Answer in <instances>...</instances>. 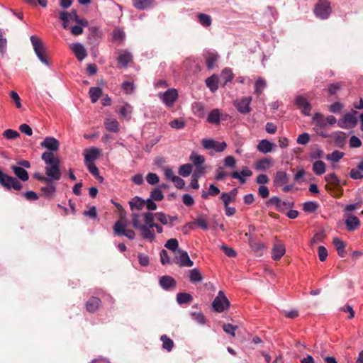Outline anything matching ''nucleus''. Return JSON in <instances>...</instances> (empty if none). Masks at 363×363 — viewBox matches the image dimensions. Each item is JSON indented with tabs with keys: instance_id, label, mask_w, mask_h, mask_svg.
I'll use <instances>...</instances> for the list:
<instances>
[{
	"instance_id": "20",
	"label": "nucleus",
	"mask_w": 363,
	"mask_h": 363,
	"mask_svg": "<svg viewBox=\"0 0 363 363\" xmlns=\"http://www.w3.org/2000/svg\"><path fill=\"white\" fill-rule=\"evenodd\" d=\"M48 184L44 186H42L40 191L42 195L47 199H52L55 196L56 191V186L52 182H48Z\"/></svg>"
},
{
	"instance_id": "33",
	"label": "nucleus",
	"mask_w": 363,
	"mask_h": 363,
	"mask_svg": "<svg viewBox=\"0 0 363 363\" xmlns=\"http://www.w3.org/2000/svg\"><path fill=\"white\" fill-rule=\"evenodd\" d=\"M92 103H96L102 95V89L98 86H92L89 91Z\"/></svg>"
},
{
	"instance_id": "31",
	"label": "nucleus",
	"mask_w": 363,
	"mask_h": 363,
	"mask_svg": "<svg viewBox=\"0 0 363 363\" xmlns=\"http://www.w3.org/2000/svg\"><path fill=\"white\" fill-rule=\"evenodd\" d=\"M220 115L221 113L219 109H213L209 113L207 117V121L210 123L218 125L220 122Z\"/></svg>"
},
{
	"instance_id": "63",
	"label": "nucleus",
	"mask_w": 363,
	"mask_h": 363,
	"mask_svg": "<svg viewBox=\"0 0 363 363\" xmlns=\"http://www.w3.org/2000/svg\"><path fill=\"white\" fill-rule=\"evenodd\" d=\"M349 144L350 147H359L362 145V142L358 137L352 135L350 138Z\"/></svg>"
},
{
	"instance_id": "12",
	"label": "nucleus",
	"mask_w": 363,
	"mask_h": 363,
	"mask_svg": "<svg viewBox=\"0 0 363 363\" xmlns=\"http://www.w3.org/2000/svg\"><path fill=\"white\" fill-rule=\"evenodd\" d=\"M203 57L208 69H213L219 59V55L215 50H207L204 52Z\"/></svg>"
},
{
	"instance_id": "58",
	"label": "nucleus",
	"mask_w": 363,
	"mask_h": 363,
	"mask_svg": "<svg viewBox=\"0 0 363 363\" xmlns=\"http://www.w3.org/2000/svg\"><path fill=\"white\" fill-rule=\"evenodd\" d=\"M147 182L151 185H155L159 182V177L155 173H148L146 176Z\"/></svg>"
},
{
	"instance_id": "3",
	"label": "nucleus",
	"mask_w": 363,
	"mask_h": 363,
	"mask_svg": "<svg viewBox=\"0 0 363 363\" xmlns=\"http://www.w3.org/2000/svg\"><path fill=\"white\" fill-rule=\"evenodd\" d=\"M34 52L38 60L45 65L50 66V62L46 57L45 48L42 41L35 35H31L30 38Z\"/></svg>"
},
{
	"instance_id": "8",
	"label": "nucleus",
	"mask_w": 363,
	"mask_h": 363,
	"mask_svg": "<svg viewBox=\"0 0 363 363\" xmlns=\"http://www.w3.org/2000/svg\"><path fill=\"white\" fill-rule=\"evenodd\" d=\"M251 96H243L234 101L233 104L240 113L247 114L251 111Z\"/></svg>"
},
{
	"instance_id": "44",
	"label": "nucleus",
	"mask_w": 363,
	"mask_h": 363,
	"mask_svg": "<svg viewBox=\"0 0 363 363\" xmlns=\"http://www.w3.org/2000/svg\"><path fill=\"white\" fill-rule=\"evenodd\" d=\"M343 156L344 152L339 150H334L331 154L326 155V159L333 162H337L343 157Z\"/></svg>"
},
{
	"instance_id": "40",
	"label": "nucleus",
	"mask_w": 363,
	"mask_h": 363,
	"mask_svg": "<svg viewBox=\"0 0 363 363\" xmlns=\"http://www.w3.org/2000/svg\"><path fill=\"white\" fill-rule=\"evenodd\" d=\"M313 121L320 128H325L327 126V122L324 116L320 113H315L313 116Z\"/></svg>"
},
{
	"instance_id": "15",
	"label": "nucleus",
	"mask_w": 363,
	"mask_h": 363,
	"mask_svg": "<svg viewBox=\"0 0 363 363\" xmlns=\"http://www.w3.org/2000/svg\"><path fill=\"white\" fill-rule=\"evenodd\" d=\"M101 154V151L99 148L91 147L86 148L84 150V163L94 162Z\"/></svg>"
},
{
	"instance_id": "38",
	"label": "nucleus",
	"mask_w": 363,
	"mask_h": 363,
	"mask_svg": "<svg viewBox=\"0 0 363 363\" xmlns=\"http://www.w3.org/2000/svg\"><path fill=\"white\" fill-rule=\"evenodd\" d=\"M193 301L192 296L189 293H179L177 295V301L179 304L191 303Z\"/></svg>"
},
{
	"instance_id": "45",
	"label": "nucleus",
	"mask_w": 363,
	"mask_h": 363,
	"mask_svg": "<svg viewBox=\"0 0 363 363\" xmlns=\"http://www.w3.org/2000/svg\"><path fill=\"white\" fill-rule=\"evenodd\" d=\"M318 208V204L315 201H307L303 205V210L306 213H313Z\"/></svg>"
},
{
	"instance_id": "37",
	"label": "nucleus",
	"mask_w": 363,
	"mask_h": 363,
	"mask_svg": "<svg viewBox=\"0 0 363 363\" xmlns=\"http://www.w3.org/2000/svg\"><path fill=\"white\" fill-rule=\"evenodd\" d=\"M152 0H133L135 8L139 10H144L151 6Z\"/></svg>"
},
{
	"instance_id": "49",
	"label": "nucleus",
	"mask_w": 363,
	"mask_h": 363,
	"mask_svg": "<svg viewBox=\"0 0 363 363\" xmlns=\"http://www.w3.org/2000/svg\"><path fill=\"white\" fill-rule=\"evenodd\" d=\"M150 198L155 201H162L164 199L163 193L160 187H156L151 191Z\"/></svg>"
},
{
	"instance_id": "34",
	"label": "nucleus",
	"mask_w": 363,
	"mask_h": 363,
	"mask_svg": "<svg viewBox=\"0 0 363 363\" xmlns=\"http://www.w3.org/2000/svg\"><path fill=\"white\" fill-rule=\"evenodd\" d=\"M325 164L322 160L315 161L313 164V172L316 175H322L325 172Z\"/></svg>"
},
{
	"instance_id": "48",
	"label": "nucleus",
	"mask_w": 363,
	"mask_h": 363,
	"mask_svg": "<svg viewBox=\"0 0 363 363\" xmlns=\"http://www.w3.org/2000/svg\"><path fill=\"white\" fill-rule=\"evenodd\" d=\"M191 172H192V166L190 164H182L180 166V167L179 169V174L184 177H186L189 175H190Z\"/></svg>"
},
{
	"instance_id": "42",
	"label": "nucleus",
	"mask_w": 363,
	"mask_h": 363,
	"mask_svg": "<svg viewBox=\"0 0 363 363\" xmlns=\"http://www.w3.org/2000/svg\"><path fill=\"white\" fill-rule=\"evenodd\" d=\"M266 86L267 83L265 80H264L262 78H258L255 84V93L257 96H259L262 94L263 89L266 88Z\"/></svg>"
},
{
	"instance_id": "17",
	"label": "nucleus",
	"mask_w": 363,
	"mask_h": 363,
	"mask_svg": "<svg viewBox=\"0 0 363 363\" xmlns=\"http://www.w3.org/2000/svg\"><path fill=\"white\" fill-rule=\"evenodd\" d=\"M289 177L286 172L284 171H277L273 181L274 186L276 187L281 186L289 182Z\"/></svg>"
},
{
	"instance_id": "30",
	"label": "nucleus",
	"mask_w": 363,
	"mask_h": 363,
	"mask_svg": "<svg viewBox=\"0 0 363 363\" xmlns=\"http://www.w3.org/2000/svg\"><path fill=\"white\" fill-rule=\"evenodd\" d=\"M189 160L196 167L203 166L205 162V157L201 155H199L196 152H192L191 153Z\"/></svg>"
},
{
	"instance_id": "2",
	"label": "nucleus",
	"mask_w": 363,
	"mask_h": 363,
	"mask_svg": "<svg viewBox=\"0 0 363 363\" xmlns=\"http://www.w3.org/2000/svg\"><path fill=\"white\" fill-rule=\"evenodd\" d=\"M41 159L45 162V175L48 182L58 181L61 179L62 173L60 171L59 158L55 156L54 153L45 152L41 155Z\"/></svg>"
},
{
	"instance_id": "39",
	"label": "nucleus",
	"mask_w": 363,
	"mask_h": 363,
	"mask_svg": "<svg viewBox=\"0 0 363 363\" xmlns=\"http://www.w3.org/2000/svg\"><path fill=\"white\" fill-rule=\"evenodd\" d=\"M160 340L162 342V348L167 352H170L174 347V342L172 339L166 335H162L160 337Z\"/></svg>"
},
{
	"instance_id": "22",
	"label": "nucleus",
	"mask_w": 363,
	"mask_h": 363,
	"mask_svg": "<svg viewBox=\"0 0 363 363\" xmlns=\"http://www.w3.org/2000/svg\"><path fill=\"white\" fill-rule=\"evenodd\" d=\"M129 205L132 211L135 210L140 211L145 206V200L136 196L129 201Z\"/></svg>"
},
{
	"instance_id": "10",
	"label": "nucleus",
	"mask_w": 363,
	"mask_h": 363,
	"mask_svg": "<svg viewBox=\"0 0 363 363\" xmlns=\"http://www.w3.org/2000/svg\"><path fill=\"white\" fill-rule=\"evenodd\" d=\"M179 255L175 257V263L180 267H190L194 264L193 261L191 260L188 253L181 249H178Z\"/></svg>"
},
{
	"instance_id": "46",
	"label": "nucleus",
	"mask_w": 363,
	"mask_h": 363,
	"mask_svg": "<svg viewBox=\"0 0 363 363\" xmlns=\"http://www.w3.org/2000/svg\"><path fill=\"white\" fill-rule=\"evenodd\" d=\"M198 18L200 23L205 27H208L211 25V17L208 14L199 13Z\"/></svg>"
},
{
	"instance_id": "59",
	"label": "nucleus",
	"mask_w": 363,
	"mask_h": 363,
	"mask_svg": "<svg viewBox=\"0 0 363 363\" xmlns=\"http://www.w3.org/2000/svg\"><path fill=\"white\" fill-rule=\"evenodd\" d=\"M191 315L194 317V320L201 325H204L206 323V319L203 313L191 312Z\"/></svg>"
},
{
	"instance_id": "55",
	"label": "nucleus",
	"mask_w": 363,
	"mask_h": 363,
	"mask_svg": "<svg viewBox=\"0 0 363 363\" xmlns=\"http://www.w3.org/2000/svg\"><path fill=\"white\" fill-rule=\"evenodd\" d=\"M2 135L7 140H13L20 136V134L16 130L12 129L6 130Z\"/></svg>"
},
{
	"instance_id": "11",
	"label": "nucleus",
	"mask_w": 363,
	"mask_h": 363,
	"mask_svg": "<svg viewBox=\"0 0 363 363\" xmlns=\"http://www.w3.org/2000/svg\"><path fill=\"white\" fill-rule=\"evenodd\" d=\"M295 104L299 108H301L303 115L310 116L312 106L304 96H297L295 99Z\"/></svg>"
},
{
	"instance_id": "56",
	"label": "nucleus",
	"mask_w": 363,
	"mask_h": 363,
	"mask_svg": "<svg viewBox=\"0 0 363 363\" xmlns=\"http://www.w3.org/2000/svg\"><path fill=\"white\" fill-rule=\"evenodd\" d=\"M324 152L320 148H315L310 152V158L311 160H318L323 157Z\"/></svg>"
},
{
	"instance_id": "53",
	"label": "nucleus",
	"mask_w": 363,
	"mask_h": 363,
	"mask_svg": "<svg viewBox=\"0 0 363 363\" xmlns=\"http://www.w3.org/2000/svg\"><path fill=\"white\" fill-rule=\"evenodd\" d=\"M238 328V326L233 325L230 323L224 324L223 325V329L227 334L230 335L231 337H235V331Z\"/></svg>"
},
{
	"instance_id": "16",
	"label": "nucleus",
	"mask_w": 363,
	"mask_h": 363,
	"mask_svg": "<svg viewBox=\"0 0 363 363\" xmlns=\"http://www.w3.org/2000/svg\"><path fill=\"white\" fill-rule=\"evenodd\" d=\"M160 285L165 291H169L176 286L177 282L173 277L165 275L160 277Z\"/></svg>"
},
{
	"instance_id": "18",
	"label": "nucleus",
	"mask_w": 363,
	"mask_h": 363,
	"mask_svg": "<svg viewBox=\"0 0 363 363\" xmlns=\"http://www.w3.org/2000/svg\"><path fill=\"white\" fill-rule=\"evenodd\" d=\"M186 277L189 281L194 284L201 283L203 281V275L197 268L189 270L186 274Z\"/></svg>"
},
{
	"instance_id": "54",
	"label": "nucleus",
	"mask_w": 363,
	"mask_h": 363,
	"mask_svg": "<svg viewBox=\"0 0 363 363\" xmlns=\"http://www.w3.org/2000/svg\"><path fill=\"white\" fill-rule=\"evenodd\" d=\"M169 125L172 128L180 130L185 127L186 123L183 120L177 118L170 121Z\"/></svg>"
},
{
	"instance_id": "4",
	"label": "nucleus",
	"mask_w": 363,
	"mask_h": 363,
	"mask_svg": "<svg viewBox=\"0 0 363 363\" xmlns=\"http://www.w3.org/2000/svg\"><path fill=\"white\" fill-rule=\"evenodd\" d=\"M332 12L330 3L328 0H319L314 8V13L316 17L321 20L329 18Z\"/></svg>"
},
{
	"instance_id": "9",
	"label": "nucleus",
	"mask_w": 363,
	"mask_h": 363,
	"mask_svg": "<svg viewBox=\"0 0 363 363\" xmlns=\"http://www.w3.org/2000/svg\"><path fill=\"white\" fill-rule=\"evenodd\" d=\"M113 230L118 236H125L129 240H133L135 238V233L133 230H125V225L123 224L120 220L115 223Z\"/></svg>"
},
{
	"instance_id": "61",
	"label": "nucleus",
	"mask_w": 363,
	"mask_h": 363,
	"mask_svg": "<svg viewBox=\"0 0 363 363\" xmlns=\"http://www.w3.org/2000/svg\"><path fill=\"white\" fill-rule=\"evenodd\" d=\"M318 257L319 259L321 262L325 261L327 259L328 257V250L324 246H319L318 248Z\"/></svg>"
},
{
	"instance_id": "57",
	"label": "nucleus",
	"mask_w": 363,
	"mask_h": 363,
	"mask_svg": "<svg viewBox=\"0 0 363 363\" xmlns=\"http://www.w3.org/2000/svg\"><path fill=\"white\" fill-rule=\"evenodd\" d=\"M310 140L309 134L303 133L299 135L296 139V143L300 145H306Z\"/></svg>"
},
{
	"instance_id": "14",
	"label": "nucleus",
	"mask_w": 363,
	"mask_h": 363,
	"mask_svg": "<svg viewBox=\"0 0 363 363\" xmlns=\"http://www.w3.org/2000/svg\"><path fill=\"white\" fill-rule=\"evenodd\" d=\"M70 49L79 61H82L87 57V52L84 45L80 43L71 44Z\"/></svg>"
},
{
	"instance_id": "62",
	"label": "nucleus",
	"mask_w": 363,
	"mask_h": 363,
	"mask_svg": "<svg viewBox=\"0 0 363 363\" xmlns=\"http://www.w3.org/2000/svg\"><path fill=\"white\" fill-rule=\"evenodd\" d=\"M325 238V234L323 231H320L319 233H315L311 240V243H318V242H322L323 240Z\"/></svg>"
},
{
	"instance_id": "52",
	"label": "nucleus",
	"mask_w": 363,
	"mask_h": 363,
	"mask_svg": "<svg viewBox=\"0 0 363 363\" xmlns=\"http://www.w3.org/2000/svg\"><path fill=\"white\" fill-rule=\"evenodd\" d=\"M178 246L179 242L175 238H171L168 240L164 245V247L166 248L169 249V250H172V252H174L177 250H178Z\"/></svg>"
},
{
	"instance_id": "28",
	"label": "nucleus",
	"mask_w": 363,
	"mask_h": 363,
	"mask_svg": "<svg viewBox=\"0 0 363 363\" xmlns=\"http://www.w3.org/2000/svg\"><path fill=\"white\" fill-rule=\"evenodd\" d=\"M105 128L111 132L117 133L119 130V123L114 118H107L104 121Z\"/></svg>"
},
{
	"instance_id": "7",
	"label": "nucleus",
	"mask_w": 363,
	"mask_h": 363,
	"mask_svg": "<svg viewBox=\"0 0 363 363\" xmlns=\"http://www.w3.org/2000/svg\"><path fill=\"white\" fill-rule=\"evenodd\" d=\"M158 97L168 107H172L178 98L177 89L172 88L163 93H159Z\"/></svg>"
},
{
	"instance_id": "35",
	"label": "nucleus",
	"mask_w": 363,
	"mask_h": 363,
	"mask_svg": "<svg viewBox=\"0 0 363 363\" xmlns=\"http://www.w3.org/2000/svg\"><path fill=\"white\" fill-rule=\"evenodd\" d=\"M132 112L133 107L130 105L125 104L120 108L118 113L125 119L130 120Z\"/></svg>"
},
{
	"instance_id": "41",
	"label": "nucleus",
	"mask_w": 363,
	"mask_h": 363,
	"mask_svg": "<svg viewBox=\"0 0 363 363\" xmlns=\"http://www.w3.org/2000/svg\"><path fill=\"white\" fill-rule=\"evenodd\" d=\"M6 32L4 28H0V53L4 55L6 52L7 40L4 37Z\"/></svg>"
},
{
	"instance_id": "21",
	"label": "nucleus",
	"mask_w": 363,
	"mask_h": 363,
	"mask_svg": "<svg viewBox=\"0 0 363 363\" xmlns=\"http://www.w3.org/2000/svg\"><path fill=\"white\" fill-rule=\"evenodd\" d=\"M286 249L283 244H275L272 250V258L279 260L285 254Z\"/></svg>"
},
{
	"instance_id": "60",
	"label": "nucleus",
	"mask_w": 363,
	"mask_h": 363,
	"mask_svg": "<svg viewBox=\"0 0 363 363\" xmlns=\"http://www.w3.org/2000/svg\"><path fill=\"white\" fill-rule=\"evenodd\" d=\"M236 160L233 156H228L224 159L225 167L235 168Z\"/></svg>"
},
{
	"instance_id": "5",
	"label": "nucleus",
	"mask_w": 363,
	"mask_h": 363,
	"mask_svg": "<svg viewBox=\"0 0 363 363\" xmlns=\"http://www.w3.org/2000/svg\"><path fill=\"white\" fill-rule=\"evenodd\" d=\"M212 307L218 313H222L230 307V301L223 291H220L213 301Z\"/></svg>"
},
{
	"instance_id": "43",
	"label": "nucleus",
	"mask_w": 363,
	"mask_h": 363,
	"mask_svg": "<svg viewBox=\"0 0 363 363\" xmlns=\"http://www.w3.org/2000/svg\"><path fill=\"white\" fill-rule=\"evenodd\" d=\"M281 204H283L282 201L278 196H272L266 201L267 206H274L279 211H281Z\"/></svg>"
},
{
	"instance_id": "24",
	"label": "nucleus",
	"mask_w": 363,
	"mask_h": 363,
	"mask_svg": "<svg viewBox=\"0 0 363 363\" xmlns=\"http://www.w3.org/2000/svg\"><path fill=\"white\" fill-rule=\"evenodd\" d=\"M132 59L133 56L130 52L127 50H123L118 57V62L121 67H126Z\"/></svg>"
},
{
	"instance_id": "32",
	"label": "nucleus",
	"mask_w": 363,
	"mask_h": 363,
	"mask_svg": "<svg viewBox=\"0 0 363 363\" xmlns=\"http://www.w3.org/2000/svg\"><path fill=\"white\" fill-rule=\"evenodd\" d=\"M249 245H250L252 250L255 252H259L264 250L266 248V246L264 243L260 242H257L256 240L252 237H249Z\"/></svg>"
},
{
	"instance_id": "1",
	"label": "nucleus",
	"mask_w": 363,
	"mask_h": 363,
	"mask_svg": "<svg viewBox=\"0 0 363 363\" xmlns=\"http://www.w3.org/2000/svg\"><path fill=\"white\" fill-rule=\"evenodd\" d=\"M132 226L140 232L141 237L150 242L155 240V235L152 228H155L158 233L163 232V228L154 222L155 215L151 212L142 214L133 213Z\"/></svg>"
},
{
	"instance_id": "64",
	"label": "nucleus",
	"mask_w": 363,
	"mask_h": 363,
	"mask_svg": "<svg viewBox=\"0 0 363 363\" xmlns=\"http://www.w3.org/2000/svg\"><path fill=\"white\" fill-rule=\"evenodd\" d=\"M258 194L262 199H266L269 195V191L267 186L260 185L258 188Z\"/></svg>"
},
{
	"instance_id": "25",
	"label": "nucleus",
	"mask_w": 363,
	"mask_h": 363,
	"mask_svg": "<svg viewBox=\"0 0 363 363\" xmlns=\"http://www.w3.org/2000/svg\"><path fill=\"white\" fill-rule=\"evenodd\" d=\"M273 165L272 160L271 158H264L258 160L255 163V169L259 171H265L271 168Z\"/></svg>"
},
{
	"instance_id": "13",
	"label": "nucleus",
	"mask_w": 363,
	"mask_h": 363,
	"mask_svg": "<svg viewBox=\"0 0 363 363\" xmlns=\"http://www.w3.org/2000/svg\"><path fill=\"white\" fill-rule=\"evenodd\" d=\"M40 146L48 149V152H56L60 147L59 141L54 137H46L44 140L40 143Z\"/></svg>"
},
{
	"instance_id": "6",
	"label": "nucleus",
	"mask_w": 363,
	"mask_h": 363,
	"mask_svg": "<svg viewBox=\"0 0 363 363\" xmlns=\"http://www.w3.org/2000/svg\"><path fill=\"white\" fill-rule=\"evenodd\" d=\"M357 111L352 110L345 113L338 121V126L341 128H350L354 127L357 123Z\"/></svg>"
},
{
	"instance_id": "27",
	"label": "nucleus",
	"mask_w": 363,
	"mask_h": 363,
	"mask_svg": "<svg viewBox=\"0 0 363 363\" xmlns=\"http://www.w3.org/2000/svg\"><path fill=\"white\" fill-rule=\"evenodd\" d=\"M359 224V220L355 216L350 215L345 220L346 227L350 231H353L357 229Z\"/></svg>"
},
{
	"instance_id": "47",
	"label": "nucleus",
	"mask_w": 363,
	"mask_h": 363,
	"mask_svg": "<svg viewBox=\"0 0 363 363\" xmlns=\"http://www.w3.org/2000/svg\"><path fill=\"white\" fill-rule=\"evenodd\" d=\"M194 224L199 226L201 228H202L203 230H208V224L206 222V216L204 215H200L197 217V218L194 222Z\"/></svg>"
},
{
	"instance_id": "19",
	"label": "nucleus",
	"mask_w": 363,
	"mask_h": 363,
	"mask_svg": "<svg viewBox=\"0 0 363 363\" xmlns=\"http://www.w3.org/2000/svg\"><path fill=\"white\" fill-rule=\"evenodd\" d=\"M274 147H275V145L273 143H271L267 139H263L258 143L257 149L259 152L267 154L271 152Z\"/></svg>"
},
{
	"instance_id": "50",
	"label": "nucleus",
	"mask_w": 363,
	"mask_h": 363,
	"mask_svg": "<svg viewBox=\"0 0 363 363\" xmlns=\"http://www.w3.org/2000/svg\"><path fill=\"white\" fill-rule=\"evenodd\" d=\"M153 215H155V218H156L162 224H163V225L169 224V216L166 215L163 212H157L156 213H153Z\"/></svg>"
},
{
	"instance_id": "23",
	"label": "nucleus",
	"mask_w": 363,
	"mask_h": 363,
	"mask_svg": "<svg viewBox=\"0 0 363 363\" xmlns=\"http://www.w3.org/2000/svg\"><path fill=\"white\" fill-rule=\"evenodd\" d=\"M101 303L99 298L92 296L86 303V308L90 313H94L97 311Z\"/></svg>"
},
{
	"instance_id": "51",
	"label": "nucleus",
	"mask_w": 363,
	"mask_h": 363,
	"mask_svg": "<svg viewBox=\"0 0 363 363\" xmlns=\"http://www.w3.org/2000/svg\"><path fill=\"white\" fill-rule=\"evenodd\" d=\"M325 179L328 183L331 184L339 186L340 181L335 173H330L325 177Z\"/></svg>"
},
{
	"instance_id": "36",
	"label": "nucleus",
	"mask_w": 363,
	"mask_h": 363,
	"mask_svg": "<svg viewBox=\"0 0 363 363\" xmlns=\"http://www.w3.org/2000/svg\"><path fill=\"white\" fill-rule=\"evenodd\" d=\"M233 78V74L230 68H225L220 74V80L223 82V86L230 82Z\"/></svg>"
},
{
	"instance_id": "29",
	"label": "nucleus",
	"mask_w": 363,
	"mask_h": 363,
	"mask_svg": "<svg viewBox=\"0 0 363 363\" xmlns=\"http://www.w3.org/2000/svg\"><path fill=\"white\" fill-rule=\"evenodd\" d=\"M218 77L216 74H213L206 79V86L209 88V89L212 92H214L218 88Z\"/></svg>"
},
{
	"instance_id": "26",
	"label": "nucleus",
	"mask_w": 363,
	"mask_h": 363,
	"mask_svg": "<svg viewBox=\"0 0 363 363\" xmlns=\"http://www.w3.org/2000/svg\"><path fill=\"white\" fill-rule=\"evenodd\" d=\"M333 243L335 247V249L337 252L338 255L340 257H345L347 255L345 251V243L339 238H335L333 240Z\"/></svg>"
}]
</instances>
